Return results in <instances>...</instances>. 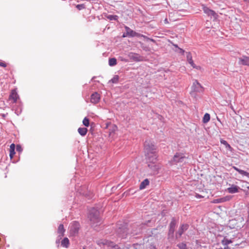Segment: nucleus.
<instances>
[{
	"label": "nucleus",
	"instance_id": "a211bd4d",
	"mask_svg": "<svg viewBox=\"0 0 249 249\" xmlns=\"http://www.w3.org/2000/svg\"><path fill=\"white\" fill-rule=\"evenodd\" d=\"M240 189L239 187L232 184L231 186V187L227 188V191L231 194H234L235 193L238 192L239 189Z\"/></svg>",
	"mask_w": 249,
	"mask_h": 249
},
{
	"label": "nucleus",
	"instance_id": "bb28decb",
	"mask_svg": "<svg viewBox=\"0 0 249 249\" xmlns=\"http://www.w3.org/2000/svg\"><path fill=\"white\" fill-rule=\"evenodd\" d=\"M108 64L110 66H114L117 64V60L115 58H109L108 60Z\"/></svg>",
	"mask_w": 249,
	"mask_h": 249
},
{
	"label": "nucleus",
	"instance_id": "a19ab883",
	"mask_svg": "<svg viewBox=\"0 0 249 249\" xmlns=\"http://www.w3.org/2000/svg\"><path fill=\"white\" fill-rule=\"evenodd\" d=\"M195 196L196 198H201L203 197L202 196L198 194H196Z\"/></svg>",
	"mask_w": 249,
	"mask_h": 249
},
{
	"label": "nucleus",
	"instance_id": "f3484780",
	"mask_svg": "<svg viewBox=\"0 0 249 249\" xmlns=\"http://www.w3.org/2000/svg\"><path fill=\"white\" fill-rule=\"evenodd\" d=\"M65 231V230L64 229L63 225L62 224H60L58 227L57 231L58 234V237H60V239H61L64 235Z\"/></svg>",
	"mask_w": 249,
	"mask_h": 249
},
{
	"label": "nucleus",
	"instance_id": "4c0bfd02",
	"mask_svg": "<svg viewBox=\"0 0 249 249\" xmlns=\"http://www.w3.org/2000/svg\"><path fill=\"white\" fill-rule=\"evenodd\" d=\"M178 52L182 54H183L185 52L184 50H183L182 49L180 48H178ZM176 51L177 52V51Z\"/></svg>",
	"mask_w": 249,
	"mask_h": 249
},
{
	"label": "nucleus",
	"instance_id": "e433bc0d",
	"mask_svg": "<svg viewBox=\"0 0 249 249\" xmlns=\"http://www.w3.org/2000/svg\"><path fill=\"white\" fill-rule=\"evenodd\" d=\"M16 150L17 151L20 152L22 151V148L20 145H17L16 147Z\"/></svg>",
	"mask_w": 249,
	"mask_h": 249
},
{
	"label": "nucleus",
	"instance_id": "de8ad7c7",
	"mask_svg": "<svg viewBox=\"0 0 249 249\" xmlns=\"http://www.w3.org/2000/svg\"><path fill=\"white\" fill-rule=\"evenodd\" d=\"M83 249H86V248L85 247H83Z\"/></svg>",
	"mask_w": 249,
	"mask_h": 249
},
{
	"label": "nucleus",
	"instance_id": "2eb2a0df",
	"mask_svg": "<svg viewBox=\"0 0 249 249\" xmlns=\"http://www.w3.org/2000/svg\"><path fill=\"white\" fill-rule=\"evenodd\" d=\"M238 64L239 65H246L249 66V57L243 55L239 58Z\"/></svg>",
	"mask_w": 249,
	"mask_h": 249
},
{
	"label": "nucleus",
	"instance_id": "09e8293b",
	"mask_svg": "<svg viewBox=\"0 0 249 249\" xmlns=\"http://www.w3.org/2000/svg\"><path fill=\"white\" fill-rule=\"evenodd\" d=\"M248 189L249 190V187H248Z\"/></svg>",
	"mask_w": 249,
	"mask_h": 249
},
{
	"label": "nucleus",
	"instance_id": "c9c22d12",
	"mask_svg": "<svg viewBox=\"0 0 249 249\" xmlns=\"http://www.w3.org/2000/svg\"><path fill=\"white\" fill-rule=\"evenodd\" d=\"M76 7L78 9V10H81V9H83L84 8H85V6L84 4H77L76 6Z\"/></svg>",
	"mask_w": 249,
	"mask_h": 249
},
{
	"label": "nucleus",
	"instance_id": "37998d69",
	"mask_svg": "<svg viewBox=\"0 0 249 249\" xmlns=\"http://www.w3.org/2000/svg\"><path fill=\"white\" fill-rule=\"evenodd\" d=\"M60 239H60V237H58H58H57V239H56V243H59Z\"/></svg>",
	"mask_w": 249,
	"mask_h": 249
},
{
	"label": "nucleus",
	"instance_id": "4468645a",
	"mask_svg": "<svg viewBox=\"0 0 249 249\" xmlns=\"http://www.w3.org/2000/svg\"><path fill=\"white\" fill-rule=\"evenodd\" d=\"M128 56L131 59L135 61H141L142 60V57L138 53H130Z\"/></svg>",
	"mask_w": 249,
	"mask_h": 249
},
{
	"label": "nucleus",
	"instance_id": "0eeeda50",
	"mask_svg": "<svg viewBox=\"0 0 249 249\" xmlns=\"http://www.w3.org/2000/svg\"><path fill=\"white\" fill-rule=\"evenodd\" d=\"M185 157L183 154L181 153H177L173 157V160L171 161L172 164H176L178 162L183 161Z\"/></svg>",
	"mask_w": 249,
	"mask_h": 249
},
{
	"label": "nucleus",
	"instance_id": "f704fd0d",
	"mask_svg": "<svg viewBox=\"0 0 249 249\" xmlns=\"http://www.w3.org/2000/svg\"><path fill=\"white\" fill-rule=\"evenodd\" d=\"M15 154V150H13V149L10 150L9 156H10V159H12Z\"/></svg>",
	"mask_w": 249,
	"mask_h": 249
},
{
	"label": "nucleus",
	"instance_id": "39448f33",
	"mask_svg": "<svg viewBox=\"0 0 249 249\" xmlns=\"http://www.w3.org/2000/svg\"><path fill=\"white\" fill-rule=\"evenodd\" d=\"M117 235L122 238H125L127 234V230L125 225L118 226L116 230Z\"/></svg>",
	"mask_w": 249,
	"mask_h": 249
},
{
	"label": "nucleus",
	"instance_id": "72a5a7b5",
	"mask_svg": "<svg viewBox=\"0 0 249 249\" xmlns=\"http://www.w3.org/2000/svg\"><path fill=\"white\" fill-rule=\"evenodd\" d=\"M113 245V243L112 242H110L108 243V246H110V247H112L113 248H114L115 249H118V245Z\"/></svg>",
	"mask_w": 249,
	"mask_h": 249
},
{
	"label": "nucleus",
	"instance_id": "79ce46f5",
	"mask_svg": "<svg viewBox=\"0 0 249 249\" xmlns=\"http://www.w3.org/2000/svg\"><path fill=\"white\" fill-rule=\"evenodd\" d=\"M127 249H136L135 246L134 245H132L130 246Z\"/></svg>",
	"mask_w": 249,
	"mask_h": 249
},
{
	"label": "nucleus",
	"instance_id": "423d86ee",
	"mask_svg": "<svg viewBox=\"0 0 249 249\" xmlns=\"http://www.w3.org/2000/svg\"><path fill=\"white\" fill-rule=\"evenodd\" d=\"M192 89V91L191 93L192 94H193L195 92H202L203 91V87L197 80H195L193 82Z\"/></svg>",
	"mask_w": 249,
	"mask_h": 249
},
{
	"label": "nucleus",
	"instance_id": "b1692460",
	"mask_svg": "<svg viewBox=\"0 0 249 249\" xmlns=\"http://www.w3.org/2000/svg\"><path fill=\"white\" fill-rule=\"evenodd\" d=\"M220 142L222 144H224L226 149L230 151H232V148L231 146V145L227 142L224 140L221 139L220 140Z\"/></svg>",
	"mask_w": 249,
	"mask_h": 249
},
{
	"label": "nucleus",
	"instance_id": "4be33fe9",
	"mask_svg": "<svg viewBox=\"0 0 249 249\" xmlns=\"http://www.w3.org/2000/svg\"><path fill=\"white\" fill-rule=\"evenodd\" d=\"M18 97V96L17 93L15 91L12 90L10 95V98L13 100L14 103H16L17 102Z\"/></svg>",
	"mask_w": 249,
	"mask_h": 249
},
{
	"label": "nucleus",
	"instance_id": "f03ea898",
	"mask_svg": "<svg viewBox=\"0 0 249 249\" xmlns=\"http://www.w3.org/2000/svg\"><path fill=\"white\" fill-rule=\"evenodd\" d=\"M89 218L92 227H95L101 223V219L99 217V212L94 208H92L89 211Z\"/></svg>",
	"mask_w": 249,
	"mask_h": 249
},
{
	"label": "nucleus",
	"instance_id": "cd10ccee",
	"mask_svg": "<svg viewBox=\"0 0 249 249\" xmlns=\"http://www.w3.org/2000/svg\"><path fill=\"white\" fill-rule=\"evenodd\" d=\"M210 120V115L209 113H205L203 118V122L204 123H207Z\"/></svg>",
	"mask_w": 249,
	"mask_h": 249
},
{
	"label": "nucleus",
	"instance_id": "1a4fd4ad",
	"mask_svg": "<svg viewBox=\"0 0 249 249\" xmlns=\"http://www.w3.org/2000/svg\"><path fill=\"white\" fill-rule=\"evenodd\" d=\"M100 98V95L98 92H95L91 95L90 102L93 104H96L99 102Z\"/></svg>",
	"mask_w": 249,
	"mask_h": 249
},
{
	"label": "nucleus",
	"instance_id": "ea45409f",
	"mask_svg": "<svg viewBox=\"0 0 249 249\" xmlns=\"http://www.w3.org/2000/svg\"><path fill=\"white\" fill-rule=\"evenodd\" d=\"M15 150V145L14 143H12L10 145V150Z\"/></svg>",
	"mask_w": 249,
	"mask_h": 249
},
{
	"label": "nucleus",
	"instance_id": "c03bdc74",
	"mask_svg": "<svg viewBox=\"0 0 249 249\" xmlns=\"http://www.w3.org/2000/svg\"><path fill=\"white\" fill-rule=\"evenodd\" d=\"M174 46L176 48H177L178 49V48H179L177 45L174 44Z\"/></svg>",
	"mask_w": 249,
	"mask_h": 249
},
{
	"label": "nucleus",
	"instance_id": "412c9836",
	"mask_svg": "<svg viewBox=\"0 0 249 249\" xmlns=\"http://www.w3.org/2000/svg\"><path fill=\"white\" fill-rule=\"evenodd\" d=\"M61 246L66 248H68L70 245V241L67 237H65L61 242Z\"/></svg>",
	"mask_w": 249,
	"mask_h": 249
},
{
	"label": "nucleus",
	"instance_id": "6e6552de",
	"mask_svg": "<svg viewBox=\"0 0 249 249\" xmlns=\"http://www.w3.org/2000/svg\"><path fill=\"white\" fill-rule=\"evenodd\" d=\"M189 228V225L187 224H182L176 234V237H180L184 231L187 230Z\"/></svg>",
	"mask_w": 249,
	"mask_h": 249
},
{
	"label": "nucleus",
	"instance_id": "a18cd8bd",
	"mask_svg": "<svg viewBox=\"0 0 249 249\" xmlns=\"http://www.w3.org/2000/svg\"><path fill=\"white\" fill-rule=\"evenodd\" d=\"M224 249H231L229 247H225Z\"/></svg>",
	"mask_w": 249,
	"mask_h": 249
},
{
	"label": "nucleus",
	"instance_id": "c85d7f7f",
	"mask_svg": "<svg viewBox=\"0 0 249 249\" xmlns=\"http://www.w3.org/2000/svg\"><path fill=\"white\" fill-rule=\"evenodd\" d=\"M119 79V77L117 75H115L110 81V82H112V83L116 84L118 82Z\"/></svg>",
	"mask_w": 249,
	"mask_h": 249
},
{
	"label": "nucleus",
	"instance_id": "58836bf2",
	"mask_svg": "<svg viewBox=\"0 0 249 249\" xmlns=\"http://www.w3.org/2000/svg\"><path fill=\"white\" fill-rule=\"evenodd\" d=\"M0 66L2 67H6V64L2 61H0Z\"/></svg>",
	"mask_w": 249,
	"mask_h": 249
},
{
	"label": "nucleus",
	"instance_id": "9d476101",
	"mask_svg": "<svg viewBox=\"0 0 249 249\" xmlns=\"http://www.w3.org/2000/svg\"><path fill=\"white\" fill-rule=\"evenodd\" d=\"M135 226H137V227L136 228V230L133 229V231L132 232V233L133 235H137V234L140 233L142 231V229L145 228V227L146 226V225L145 224L142 223L139 225H134L133 228H134L135 227Z\"/></svg>",
	"mask_w": 249,
	"mask_h": 249
},
{
	"label": "nucleus",
	"instance_id": "473e14b6",
	"mask_svg": "<svg viewBox=\"0 0 249 249\" xmlns=\"http://www.w3.org/2000/svg\"><path fill=\"white\" fill-rule=\"evenodd\" d=\"M146 249H157L156 246L153 244H150L147 247Z\"/></svg>",
	"mask_w": 249,
	"mask_h": 249
},
{
	"label": "nucleus",
	"instance_id": "5701e85b",
	"mask_svg": "<svg viewBox=\"0 0 249 249\" xmlns=\"http://www.w3.org/2000/svg\"><path fill=\"white\" fill-rule=\"evenodd\" d=\"M149 184V181L147 178L144 179L140 184V189H143Z\"/></svg>",
	"mask_w": 249,
	"mask_h": 249
},
{
	"label": "nucleus",
	"instance_id": "20e7f679",
	"mask_svg": "<svg viewBox=\"0 0 249 249\" xmlns=\"http://www.w3.org/2000/svg\"><path fill=\"white\" fill-rule=\"evenodd\" d=\"M80 228V225L77 221H73L69 226L70 236H75L78 235Z\"/></svg>",
	"mask_w": 249,
	"mask_h": 249
},
{
	"label": "nucleus",
	"instance_id": "6ab92c4d",
	"mask_svg": "<svg viewBox=\"0 0 249 249\" xmlns=\"http://www.w3.org/2000/svg\"><path fill=\"white\" fill-rule=\"evenodd\" d=\"M233 169L236 171L237 172H238L240 174L249 178V173L244 170L239 169L238 167L236 166H233Z\"/></svg>",
	"mask_w": 249,
	"mask_h": 249
},
{
	"label": "nucleus",
	"instance_id": "a878e982",
	"mask_svg": "<svg viewBox=\"0 0 249 249\" xmlns=\"http://www.w3.org/2000/svg\"><path fill=\"white\" fill-rule=\"evenodd\" d=\"M231 243H232V241L231 239H228L226 237H224L222 241V244L224 246H228Z\"/></svg>",
	"mask_w": 249,
	"mask_h": 249
},
{
	"label": "nucleus",
	"instance_id": "2f4dec72",
	"mask_svg": "<svg viewBox=\"0 0 249 249\" xmlns=\"http://www.w3.org/2000/svg\"><path fill=\"white\" fill-rule=\"evenodd\" d=\"M83 124L85 126H89V120L88 118L85 117L83 120Z\"/></svg>",
	"mask_w": 249,
	"mask_h": 249
},
{
	"label": "nucleus",
	"instance_id": "9b49d317",
	"mask_svg": "<svg viewBox=\"0 0 249 249\" xmlns=\"http://www.w3.org/2000/svg\"><path fill=\"white\" fill-rule=\"evenodd\" d=\"M177 225V221L175 218H172L171 221L169 224V234L173 235L174 233L175 229Z\"/></svg>",
	"mask_w": 249,
	"mask_h": 249
},
{
	"label": "nucleus",
	"instance_id": "393cba45",
	"mask_svg": "<svg viewBox=\"0 0 249 249\" xmlns=\"http://www.w3.org/2000/svg\"><path fill=\"white\" fill-rule=\"evenodd\" d=\"M88 129L85 127H79L78 129V133L82 136H84L86 135Z\"/></svg>",
	"mask_w": 249,
	"mask_h": 249
},
{
	"label": "nucleus",
	"instance_id": "49530a36",
	"mask_svg": "<svg viewBox=\"0 0 249 249\" xmlns=\"http://www.w3.org/2000/svg\"><path fill=\"white\" fill-rule=\"evenodd\" d=\"M2 117H3V118H4V117H5V114H3L2 115Z\"/></svg>",
	"mask_w": 249,
	"mask_h": 249
},
{
	"label": "nucleus",
	"instance_id": "f8f14e48",
	"mask_svg": "<svg viewBox=\"0 0 249 249\" xmlns=\"http://www.w3.org/2000/svg\"><path fill=\"white\" fill-rule=\"evenodd\" d=\"M186 54H187V56H186L187 60L188 62V63L191 65V66L193 68H195V69H196L197 70L200 69V66H196L195 64V63H194V61H193V60L192 59V54H191V53L190 52H187Z\"/></svg>",
	"mask_w": 249,
	"mask_h": 249
},
{
	"label": "nucleus",
	"instance_id": "dca6fc26",
	"mask_svg": "<svg viewBox=\"0 0 249 249\" xmlns=\"http://www.w3.org/2000/svg\"><path fill=\"white\" fill-rule=\"evenodd\" d=\"M125 31H126V33L127 35L129 36L134 37V36H140V35L139 34H138L136 32H135V31H133L130 28H129L127 26H125Z\"/></svg>",
	"mask_w": 249,
	"mask_h": 249
},
{
	"label": "nucleus",
	"instance_id": "7c9ffc66",
	"mask_svg": "<svg viewBox=\"0 0 249 249\" xmlns=\"http://www.w3.org/2000/svg\"><path fill=\"white\" fill-rule=\"evenodd\" d=\"M107 18L110 20H117L118 18V16L117 15H108Z\"/></svg>",
	"mask_w": 249,
	"mask_h": 249
},
{
	"label": "nucleus",
	"instance_id": "c756f323",
	"mask_svg": "<svg viewBox=\"0 0 249 249\" xmlns=\"http://www.w3.org/2000/svg\"><path fill=\"white\" fill-rule=\"evenodd\" d=\"M177 247L179 249H186V248H187L186 244L184 242H182V243H180L178 244L177 245Z\"/></svg>",
	"mask_w": 249,
	"mask_h": 249
},
{
	"label": "nucleus",
	"instance_id": "7ed1b4c3",
	"mask_svg": "<svg viewBox=\"0 0 249 249\" xmlns=\"http://www.w3.org/2000/svg\"><path fill=\"white\" fill-rule=\"evenodd\" d=\"M144 149L145 154H152L157 152V147L150 140H147L145 142Z\"/></svg>",
	"mask_w": 249,
	"mask_h": 249
},
{
	"label": "nucleus",
	"instance_id": "ddd939ff",
	"mask_svg": "<svg viewBox=\"0 0 249 249\" xmlns=\"http://www.w3.org/2000/svg\"><path fill=\"white\" fill-rule=\"evenodd\" d=\"M202 9L204 12L208 16L215 18L217 16L216 13L213 10L209 9L204 5H202Z\"/></svg>",
	"mask_w": 249,
	"mask_h": 249
},
{
	"label": "nucleus",
	"instance_id": "aec40b11",
	"mask_svg": "<svg viewBox=\"0 0 249 249\" xmlns=\"http://www.w3.org/2000/svg\"><path fill=\"white\" fill-rule=\"evenodd\" d=\"M230 200L228 196L223 197L220 198H217L213 200V202L215 203H222Z\"/></svg>",
	"mask_w": 249,
	"mask_h": 249
},
{
	"label": "nucleus",
	"instance_id": "f257e3e1",
	"mask_svg": "<svg viewBox=\"0 0 249 249\" xmlns=\"http://www.w3.org/2000/svg\"><path fill=\"white\" fill-rule=\"evenodd\" d=\"M147 162L148 167L154 172H158L160 168L159 164H157L158 156L157 153L155 152L152 154H145Z\"/></svg>",
	"mask_w": 249,
	"mask_h": 249
}]
</instances>
